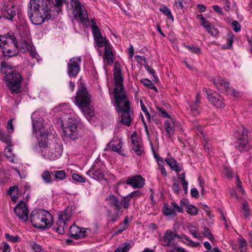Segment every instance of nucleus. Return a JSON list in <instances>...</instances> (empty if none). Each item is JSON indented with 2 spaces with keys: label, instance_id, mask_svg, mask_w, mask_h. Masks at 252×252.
Returning a JSON list of instances; mask_svg holds the SVG:
<instances>
[{
  "label": "nucleus",
  "instance_id": "2f4dec72",
  "mask_svg": "<svg viewBox=\"0 0 252 252\" xmlns=\"http://www.w3.org/2000/svg\"><path fill=\"white\" fill-rule=\"evenodd\" d=\"M189 232L194 238L198 239H201L202 238V236L198 231V229L195 226L190 225L189 227Z\"/></svg>",
  "mask_w": 252,
  "mask_h": 252
},
{
  "label": "nucleus",
  "instance_id": "5701e85b",
  "mask_svg": "<svg viewBox=\"0 0 252 252\" xmlns=\"http://www.w3.org/2000/svg\"><path fill=\"white\" fill-rule=\"evenodd\" d=\"M141 195V193L140 191L136 190L133 191L129 194H128L127 196L124 197V208L126 209H127L129 208V202H130L131 199L132 198H134L136 199L138 197H139Z\"/></svg>",
  "mask_w": 252,
  "mask_h": 252
},
{
  "label": "nucleus",
  "instance_id": "864d4df0",
  "mask_svg": "<svg viewBox=\"0 0 252 252\" xmlns=\"http://www.w3.org/2000/svg\"><path fill=\"white\" fill-rule=\"evenodd\" d=\"M160 115L164 118H170L169 115L167 113L166 111L164 109L159 106L156 107Z\"/></svg>",
  "mask_w": 252,
  "mask_h": 252
},
{
  "label": "nucleus",
  "instance_id": "3c124183",
  "mask_svg": "<svg viewBox=\"0 0 252 252\" xmlns=\"http://www.w3.org/2000/svg\"><path fill=\"white\" fill-rule=\"evenodd\" d=\"M72 178L74 181L79 182L80 183H84L86 181V179L84 177L76 173L72 174Z\"/></svg>",
  "mask_w": 252,
  "mask_h": 252
},
{
  "label": "nucleus",
  "instance_id": "ea45409f",
  "mask_svg": "<svg viewBox=\"0 0 252 252\" xmlns=\"http://www.w3.org/2000/svg\"><path fill=\"white\" fill-rule=\"evenodd\" d=\"M49 4H51L58 8L63 6L64 0H46Z\"/></svg>",
  "mask_w": 252,
  "mask_h": 252
},
{
  "label": "nucleus",
  "instance_id": "f3484780",
  "mask_svg": "<svg viewBox=\"0 0 252 252\" xmlns=\"http://www.w3.org/2000/svg\"><path fill=\"white\" fill-rule=\"evenodd\" d=\"M69 235L75 239H79L87 235V231L84 228H81L73 224L69 230Z\"/></svg>",
  "mask_w": 252,
  "mask_h": 252
},
{
  "label": "nucleus",
  "instance_id": "f03ea898",
  "mask_svg": "<svg viewBox=\"0 0 252 252\" xmlns=\"http://www.w3.org/2000/svg\"><path fill=\"white\" fill-rule=\"evenodd\" d=\"M29 7L28 16L34 25H41L45 20L52 18L50 9L43 0H31Z\"/></svg>",
  "mask_w": 252,
  "mask_h": 252
},
{
  "label": "nucleus",
  "instance_id": "39448f33",
  "mask_svg": "<svg viewBox=\"0 0 252 252\" xmlns=\"http://www.w3.org/2000/svg\"><path fill=\"white\" fill-rule=\"evenodd\" d=\"M30 220L34 227L42 229L50 227L53 222L51 214L43 209L33 210L30 215Z\"/></svg>",
  "mask_w": 252,
  "mask_h": 252
},
{
  "label": "nucleus",
  "instance_id": "20e7f679",
  "mask_svg": "<svg viewBox=\"0 0 252 252\" xmlns=\"http://www.w3.org/2000/svg\"><path fill=\"white\" fill-rule=\"evenodd\" d=\"M39 145L41 148V155L47 159L50 160L58 158L63 152L62 145L59 140L48 141V138L40 140Z\"/></svg>",
  "mask_w": 252,
  "mask_h": 252
},
{
  "label": "nucleus",
  "instance_id": "2eb2a0df",
  "mask_svg": "<svg viewBox=\"0 0 252 252\" xmlns=\"http://www.w3.org/2000/svg\"><path fill=\"white\" fill-rule=\"evenodd\" d=\"M126 183L134 189H140L145 185V179L140 175H136L128 178Z\"/></svg>",
  "mask_w": 252,
  "mask_h": 252
},
{
  "label": "nucleus",
  "instance_id": "ddd939ff",
  "mask_svg": "<svg viewBox=\"0 0 252 252\" xmlns=\"http://www.w3.org/2000/svg\"><path fill=\"white\" fill-rule=\"evenodd\" d=\"M81 62L80 57H74L69 60L67 64V73L70 77H75L80 71Z\"/></svg>",
  "mask_w": 252,
  "mask_h": 252
},
{
  "label": "nucleus",
  "instance_id": "a211bd4d",
  "mask_svg": "<svg viewBox=\"0 0 252 252\" xmlns=\"http://www.w3.org/2000/svg\"><path fill=\"white\" fill-rule=\"evenodd\" d=\"M110 206L114 207L117 210H120L124 206V199H119L114 195H111L107 198Z\"/></svg>",
  "mask_w": 252,
  "mask_h": 252
},
{
  "label": "nucleus",
  "instance_id": "7ed1b4c3",
  "mask_svg": "<svg viewBox=\"0 0 252 252\" xmlns=\"http://www.w3.org/2000/svg\"><path fill=\"white\" fill-rule=\"evenodd\" d=\"M75 104L81 109L86 118L90 121L94 116V109L90 106L91 102L90 95L84 85L80 83L78 90L75 97Z\"/></svg>",
  "mask_w": 252,
  "mask_h": 252
},
{
  "label": "nucleus",
  "instance_id": "aec40b11",
  "mask_svg": "<svg viewBox=\"0 0 252 252\" xmlns=\"http://www.w3.org/2000/svg\"><path fill=\"white\" fill-rule=\"evenodd\" d=\"M175 124L176 122L173 120H166L164 123V128L169 138H171L175 132Z\"/></svg>",
  "mask_w": 252,
  "mask_h": 252
},
{
  "label": "nucleus",
  "instance_id": "8fccbe9b",
  "mask_svg": "<svg viewBox=\"0 0 252 252\" xmlns=\"http://www.w3.org/2000/svg\"><path fill=\"white\" fill-rule=\"evenodd\" d=\"M132 150L135 154L138 156H141L143 152V149L139 144L132 146Z\"/></svg>",
  "mask_w": 252,
  "mask_h": 252
},
{
  "label": "nucleus",
  "instance_id": "c85d7f7f",
  "mask_svg": "<svg viewBox=\"0 0 252 252\" xmlns=\"http://www.w3.org/2000/svg\"><path fill=\"white\" fill-rule=\"evenodd\" d=\"M0 140L8 145L11 143V136L10 134L6 133L5 131L0 128Z\"/></svg>",
  "mask_w": 252,
  "mask_h": 252
},
{
  "label": "nucleus",
  "instance_id": "052dcab7",
  "mask_svg": "<svg viewBox=\"0 0 252 252\" xmlns=\"http://www.w3.org/2000/svg\"><path fill=\"white\" fill-rule=\"evenodd\" d=\"M232 26L233 30L235 32H238L240 31L241 30V25L240 23L237 21H234L232 23Z\"/></svg>",
  "mask_w": 252,
  "mask_h": 252
},
{
  "label": "nucleus",
  "instance_id": "4be33fe9",
  "mask_svg": "<svg viewBox=\"0 0 252 252\" xmlns=\"http://www.w3.org/2000/svg\"><path fill=\"white\" fill-rule=\"evenodd\" d=\"M164 160L167 162L171 169L175 171L177 173L182 170V166L178 163L174 158H165Z\"/></svg>",
  "mask_w": 252,
  "mask_h": 252
},
{
  "label": "nucleus",
  "instance_id": "a19ab883",
  "mask_svg": "<svg viewBox=\"0 0 252 252\" xmlns=\"http://www.w3.org/2000/svg\"><path fill=\"white\" fill-rule=\"evenodd\" d=\"M55 177L57 179L63 180L66 178V174L64 170H56L54 171Z\"/></svg>",
  "mask_w": 252,
  "mask_h": 252
},
{
  "label": "nucleus",
  "instance_id": "423d86ee",
  "mask_svg": "<svg viewBox=\"0 0 252 252\" xmlns=\"http://www.w3.org/2000/svg\"><path fill=\"white\" fill-rule=\"evenodd\" d=\"M0 47L3 56L7 58L13 57L19 51L15 37L9 33L0 35Z\"/></svg>",
  "mask_w": 252,
  "mask_h": 252
},
{
  "label": "nucleus",
  "instance_id": "bb28decb",
  "mask_svg": "<svg viewBox=\"0 0 252 252\" xmlns=\"http://www.w3.org/2000/svg\"><path fill=\"white\" fill-rule=\"evenodd\" d=\"M238 132L241 134V136L238 139L240 141L239 143L241 145V147L244 148L247 143V136L248 131L243 126H241L239 128Z\"/></svg>",
  "mask_w": 252,
  "mask_h": 252
},
{
  "label": "nucleus",
  "instance_id": "473e14b6",
  "mask_svg": "<svg viewBox=\"0 0 252 252\" xmlns=\"http://www.w3.org/2000/svg\"><path fill=\"white\" fill-rule=\"evenodd\" d=\"M32 45L31 43L28 41L22 40L19 45V49L23 53H26L30 49Z\"/></svg>",
  "mask_w": 252,
  "mask_h": 252
},
{
  "label": "nucleus",
  "instance_id": "58836bf2",
  "mask_svg": "<svg viewBox=\"0 0 252 252\" xmlns=\"http://www.w3.org/2000/svg\"><path fill=\"white\" fill-rule=\"evenodd\" d=\"M49 4H51L58 8L63 6L64 0H46Z\"/></svg>",
  "mask_w": 252,
  "mask_h": 252
},
{
  "label": "nucleus",
  "instance_id": "79ce46f5",
  "mask_svg": "<svg viewBox=\"0 0 252 252\" xmlns=\"http://www.w3.org/2000/svg\"><path fill=\"white\" fill-rule=\"evenodd\" d=\"M187 212L192 216H196L197 214V209L192 205H186Z\"/></svg>",
  "mask_w": 252,
  "mask_h": 252
},
{
  "label": "nucleus",
  "instance_id": "dca6fc26",
  "mask_svg": "<svg viewBox=\"0 0 252 252\" xmlns=\"http://www.w3.org/2000/svg\"><path fill=\"white\" fill-rule=\"evenodd\" d=\"M177 236L176 231L167 230L165 232L163 238H160V241L162 246H171L173 245L172 241Z\"/></svg>",
  "mask_w": 252,
  "mask_h": 252
},
{
  "label": "nucleus",
  "instance_id": "4c0bfd02",
  "mask_svg": "<svg viewBox=\"0 0 252 252\" xmlns=\"http://www.w3.org/2000/svg\"><path fill=\"white\" fill-rule=\"evenodd\" d=\"M159 10L162 12L168 19L172 21L174 20V17L172 15L171 10L165 6H163L160 8Z\"/></svg>",
  "mask_w": 252,
  "mask_h": 252
},
{
  "label": "nucleus",
  "instance_id": "37998d69",
  "mask_svg": "<svg viewBox=\"0 0 252 252\" xmlns=\"http://www.w3.org/2000/svg\"><path fill=\"white\" fill-rule=\"evenodd\" d=\"M242 212L245 217L247 218L249 216V205L247 202H244L242 205Z\"/></svg>",
  "mask_w": 252,
  "mask_h": 252
},
{
  "label": "nucleus",
  "instance_id": "9b49d317",
  "mask_svg": "<svg viewBox=\"0 0 252 252\" xmlns=\"http://www.w3.org/2000/svg\"><path fill=\"white\" fill-rule=\"evenodd\" d=\"M213 82L220 92L227 95H232L234 96L238 95V93L232 88L230 87L229 83L224 79L219 76L213 79Z\"/></svg>",
  "mask_w": 252,
  "mask_h": 252
},
{
  "label": "nucleus",
  "instance_id": "a878e982",
  "mask_svg": "<svg viewBox=\"0 0 252 252\" xmlns=\"http://www.w3.org/2000/svg\"><path fill=\"white\" fill-rule=\"evenodd\" d=\"M89 172L92 174L93 175V177L94 179H96L97 180H103L104 179V168L102 167L101 168H99L98 169H91L89 170Z\"/></svg>",
  "mask_w": 252,
  "mask_h": 252
},
{
  "label": "nucleus",
  "instance_id": "49530a36",
  "mask_svg": "<svg viewBox=\"0 0 252 252\" xmlns=\"http://www.w3.org/2000/svg\"><path fill=\"white\" fill-rule=\"evenodd\" d=\"M130 248V245L129 243H125L122 247L118 248L116 250H119L118 252H128Z\"/></svg>",
  "mask_w": 252,
  "mask_h": 252
},
{
  "label": "nucleus",
  "instance_id": "13d9d810",
  "mask_svg": "<svg viewBox=\"0 0 252 252\" xmlns=\"http://www.w3.org/2000/svg\"><path fill=\"white\" fill-rule=\"evenodd\" d=\"M1 71L3 73H4V71L5 70H7L8 71V69H10L11 71L12 69L11 65L5 62H2L1 63Z\"/></svg>",
  "mask_w": 252,
  "mask_h": 252
},
{
  "label": "nucleus",
  "instance_id": "bf43d9fd",
  "mask_svg": "<svg viewBox=\"0 0 252 252\" xmlns=\"http://www.w3.org/2000/svg\"><path fill=\"white\" fill-rule=\"evenodd\" d=\"M7 130L9 134H12L14 130V126L13 125V120L10 119L8 120L7 126Z\"/></svg>",
  "mask_w": 252,
  "mask_h": 252
},
{
  "label": "nucleus",
  "instance_id": "f257e3e1",
  "mask_svg": "<svg viewBox=\"0 0 252 252\" xmlns=\"http://www.w3.org/2000/svg\"><path fill=\"white\" fill-rule=\"evenodd\" d=\"M114 77L115 86L114 98L117 111L118 113H122L121 123L129 126L133 113L130 109L129 101L125 92L121 64L117 62L115 63Z\"/></svg>",
  "mask_w": 252,
  "mask_h": 252
},
{
  "label": "nucleus",
  "instance_id": "69168bd1",
  "mask_svg": "<svg viewBox=\"0 0 252 252\" xmlns=\"http://www.w3.org/2000/svg\"><path fill=\"white\" fill-rule=\"evenodd\" d=\"M171 205L173 206V208H175V211H177L178 212L182 213L183 212L182 205H178L175 202H172Z\"/></svg>",
  "mask_w": 252,
  "mask_h": 252
},
{
  "label": "nucleus",
  "instance_id": "1a4fd4ad",
  "mask_svg": "<svg viewBox=\"0 0 252 252\" xmlns=\"http://www.w3.org/2000/svg\"><path fill=\"white\" fill-rule=\"evenodd\" d=\"M70 5L73 9L74 18L77 21L84 24L89 22L87 12L78 0H70Z\"/></svg>",
  "mask_w": 252,
  "mask_h": 252
},
{
  "label": "nucleus",
  "instance_id": "72a5a7b5",
  "mask_svg": "<svg viewBox=\"0 0 252 252\" xmlns=\"http://www.w3.org/2000/svg\"><path fill=\"white\" fill-rule=\"evenodd\" d=\"M96 42L97 45L99 47H102L103 46H105L106 45L109 44V41L105 38H103L102 35L95 37L94 38Z\"/></svg>",
  "mask_w": 252,
  "mask_h": 252
},
{
  "label": "nucleus",
  "instance_id": "cd10ccee",
  "mask_svg": "<svg viewBox=\"0 0 252 252\" xmlns=\"http://www.w3.org/2000/svg\"><path fill=\"white\" fill-rule=\"evenodd\" d=\"M12 145L9 144L5 149H4V155L5 157L7 158L8 160H9L10 162H15V156L12 153Z\"/></svg>",
  "mask_w": 252,
  "mask_h": 252
},
{
  "label": "nucleus",
  "instance_id": "c9c22d12",
  "mask_svg": "<svg viewBox=\"0 0 252 252\" xmlns=\"http://www.w3.org/2000/svg\"><path fill=\"white\" fill-rule=\"evenodd\" d=\"M127 223H128V220L127 218H125V220L123 221V222L121 223L118 227V230L115 232V234H118L120 233H121L122 232L125 230L127 227Z\"/></svg>",
  "mask_w": 252,
  "mask_h": 252
},
{
  "label": "nucleus",
  "instance_id": "0e129e2a",
  "mask_svg": "<svg viewBox=\"0 0 252 252\" xmlns=\"http://www.w3.org/2000/svg\"><path fill=\"white\" fill-rule=\"evenodd\" d=\"M172 189L173 190V192L176 194H179V191H180V188L179 186L178 182L176 181L174 182L172 187Z\"/></svg>",
  "mask_w": 252,
  "mask_h": 252
},
{
  "label": "nucleus",
  "instance_id": "338daca9",
  "mask_svg": "<svg viewBox=\"0 0 252 252\" xmlns=\"http://www.w3.org/2000/svg\"><path fill=\"white\" fill-rule=\"evenodd\" d=\"M18 191V188L14 186L12 187L9 188V189L8 190V193L10 195L12 196V194H14V195L16 194Z\"/></svg>",
  "mask_w": 252,
  "mask_h": 252
},
{
  "label": "nucleus",
  "instance_id": "6ab92c4d",
  "mask_svg": "<svg viewBox=\"0 0 252 252\" xmlns=\"http://www.w3.org/2000/svg\"><path fill=\"white\" fill-rule=\"evenodd\" d=\"M72 216V209L70 207H67L65 211L60 213L59 215V223H63V225H66V221L69 220Z\"/></svg>",
  "mask_w": 252,
  "mask_h": 252
},
{
  "label": "nucleus",
  "instance_id": "7c9ffc66",
  "mask_svg": "<svg viewBox=\"0 0 252 252\" xmlns=\"http://www.w3.org/2000/svg\"><path fill=\"white\" fill-rule=\"evenodd\" d=\"M52 173L47 170H44L41 175V177L46 184H51L53 182L51 178Z\"/></svg>",
  "mask_w": 252,
  "mask_h": 252
},
{
  "label": "nucleus",
  "instance_id": "680f3d73",
  "mask_svg": "<svg viewBox=\"0 0 252 252\" xmlns=\"http://www.w3.org/2000/svg\"><path fill=\"white\" fill-rule=\"evenodd\" d=\"M31 247L35 252H43L41 246L37 243H34L31 245Z\"/></svg>",
  "mask_w": 252,
  "mask_h": 252
},
{
  "label": "nucleus",
  "instance_id": "a18cd8bd",
  "mask_svg": "<svg viewBox=\"0 0 252 252\" xmlns=\"http://www.w3.org/2000/svg\"><path fill=\"white\" fill-rule=\"evenodd\" d=\"M5 237L7 241L12 243H16L20 241V238L17 235L11 236L8 233H6Z\"/></svg>",
  "mask_w": 252,
  "mask_h": 252
},
{
  "label": "nucleus",
  "instance_id": "e2e57ef3",
  "mask_svg": "<svg viewBox=\"0 0 252 252\" xmlns=\"http://www.w3.org/2000/svg\"><path fill=\"white\" fill-rule=\"evenodd\" d=\"M224 173L227 177V178H231L232 176V172L231 169L226 166H224L223 168Z\"/></svg>",
  "mask_w": 252,
  "mask_h": 252
},
{
  "label": "nucleus",
  "instance_id": "6e6552de",
  "mask_svg": "<svg viewBox=\"0 0 252 252\" xmlns=\"http://www.w3.org/2000/svg\"><path fill=\"white\" fill-rule=\"evenodd\" d=\"M32 123L33 133H36V137L39 142L40 140L47 139L48 131L45 129L43 123L44 120L38 112H33L31 116Z\"/></svg>",
  "mask_w": 252,
  "mask_h": 252
},
{
  "label": "nucleus",
  "instance_id": "774afa93",
  "mask_svg": "<svg viewBox=\"0 0 252 252\" xmlns=\"http://www.w3.org/2000/svg\"><path fill=\"white\" fill-rule=\"evenodd\" d=\"M2 252H10V248L9 245L6 242L2 243Z\"/></svg>",
  "mask_w": 252,
  "mask_h": 252
},
{
  "label": "nucleus",
  "instance_id": "de8ad7c7",
  "mask_svg": "<svg viewBox=\"0 0 252 252\" xmlns=\"http://www.w3.org/2000/svg\"><path fill=\"white\" fill-rule=\"evenodd\" d=\"M185 240L187 241V244L190 246L192 247H197L200 246V243L199 242H194L193 241L190 240L187 236L186 235H184L182 237Z\"/></svg>",
  "mask_w": 252,
  "mask_h": 252
},
{
  "label": "nucleus",
  "instance_id": "e433bc0d",
  "mask_svg": "<svg viewBox=\"0 0 252 252\" xmlns=\"http://www.w3.org/2000/svg\"><path fill=\"white\" fill-rule=\"evenodd\" d=\"M141 82L143 83L145 86L148 87L151 89L154 90L156 92H158L157 87L151 80L148 79H142L141 80Z\"/></svg>",
  "mask_w": 252,
  "mask_h": 252
},
{
  "label": "nucleus",
  "instance_id": "4d7b16f0",
  "mask_svg": "<svg viewBox=\"0 0 252 252\" xmlns=\"http://www.w3.org/2000/svg\"><path fill=\"white\" fill-rule=\"evenodd\" d=\"M227 40V45L226 47L224 48L230 49L231 47L232 44L233 42V34L232 33H228Z\"/></svg>",
  "mask_w": 252,
  "mask_h": 252
},
{
  "label": "nucleus",
  "instance_id": "c03bdc74",
  "mask_svg": "<svg viewBox=\"0 0 252 252\" xmlns=\"http://www.w3.org/2000/svg\"><path fill=\"white\" fill-rule=\"evenodd\" d=\"M198 18H200V19L201 20V25L203 26L206 30L207 26H208L209 28L212 26L209 22H208L205 18L203 17V16L202 15H198Z\"/></svg>",
  "mask_w": 252,
  "mask_h": 252
},
{
  "label": "nucleus",
  "instance_id": "5fc2aeb1",
  "mask_svg": "<svg viewBox=\"0 0 252 252\" xmlns=\"http://www.w3.org/2000/svg\"><path fill=\"white\" fill-rule=\"evenodd\" d=\"M92 32L94 38L102 35L100 32V30L97 26H94V27H92Z\"/></svg>",
  "mask_w": 252,
  "mask_h": 252
},
{
  "label": "nucleus",
  "instance_id": "412c9836",
  "mask_svg": "<svg viewBox=\"0 0 252 252\" xmlns=\"http://www.w3.org/2000/svg\"><path fill=\"white\" fill-rule=\"evenodd\" d=\"M2 11L7 14L4 15L3 17L9 20H12L16 15L15 8L13 6L11 5L10 7H8L7 6L4 5Z\"/></svg>",
  "mask_w": 252,
  "mask_h": 252
},
{
  "label": "nucleus",
  "instance_id": "9d476101",
  "mask_svg": "<svg viewBox=\"0 0 252 252\" xmlns=\"http://www.w3.org/2000/svg\"><path fill=\"white\" fill-rule=\"evenodd\" d=\"M62 117L61 121L64 135L67 138L74 140L79 137L78 131L76 121L68 118L67 121L64 123Z\"/></svg>",
  "mask_w": 252,
  "mask_h": 252
},
{
  "label": "nucleus",
  "instance_id": "0eeeda50",
  "mask_svg": "<svg viewBox=\"0 0 252 252\" xmlns=\"http://www.w3.org/2000/svg\"><path fill=\"white\" fill-rule=\"evenodd\" d=\"M5 76L4 80L6 85L12 94H16L20 93L22 88L23 77L20 73L15 70L4 71Z\"/></svg>",
  "mask_w": 252,
  "mask_h": 252
},
{
  "label": "nucleus",
  "instance_id": "603ef678",
  "mask_svg": "<svg viewBox=\"0 0 252 252\" xmlns=\"http://www.w3.org/2000/svg\"><path fill=\"white\" fill-rule=\"evenodd\" d=\"M186 48L188 49L191 53L196 54H199L201 53L200 48L197 46L193 45L192 46H186Z\"/></svg>",
  "mask_w": 252,
  "mask_h": 252
},
{
  "label": "nucleus",
  "instance_id": "f8f14e48",
  "mask_svg": "<svg viewBox=\"0 0 252 252\" xmlns=\"http://www.w3.org/2000/svg\"><path fill=\"white\" fill-rule=\"evenodd\" d=\"M203 92L206 94V96L210 102L217 108H223L225 103L223 98L217 93L210 89L205 88Z\"/></svg>",
  "mask_w": 252,
  "mask_h": 252
},
{
  "label": "nucleus",
  "instance_id": "09e8293b",
  "mask_svg": "<svg viewBox=\"0 0 252 252\" xmlns=\"http://www.w3.org/2000/svg\"><path fill=\"white\" fill-rule=\"evenodd\" d=\"M190 108L193 115H196L199 114V105H197V103H191Z\"/></svg>",
  "mask_w": 252,
  "mask_h": 252
},
{
  "label": "nucleus",
  "instance_id": "b1692460",
  "mask_svg": "<svg viewBox=\"0 0 252 252\" xmlns=\"http://www.w3.org/2000/svg\"><path fill=\"white\" fill-rule=\"evenodd\" d=\"M104 58L109 64H112L114 62V55L109 44L105 46Z\"/></svg>",
  "mask_w": 252,
  "mask_h": 252
},
{
  "label": "nucleus",
  "instance_id": "393cba45",
  "mask_svg": "<svg viewBox=\"0 0 252 252\" xmlns=\"http://www.w3.org/2000/svg\"><path fill=\"white\" fill-rule=\"evenodd\" d=\"M107 147L113 151L117 152L120 155H123V150L121 141L110 142L107 145Z\"/></svg>",
  "mask_w": 252,
  "mask_h": 252
},
{
  "label": "nucleus",
  "instance_id": "4468645a",
  "mask_svg": "<svg viewBox=\"0 0 252 252\" xmlns=\"http://www.w3.org/2000/svg\"><path fill=\"white\" fill-rule=\"evenodd\" d=\"M14 211L20 220L26 221L28 218V209L24 202H20L15 208Z\"/></svg>",
  "mask_w": 252,
  "mask_h": 252
},
{
  "label": "nucleus",
  "instance_id": "f704fd0d",
  "mask_svg": "<svg viewBox=\"0 0 252 252\" xmlns=\"http://www.w3.org/2000/svg\"><path fill=\"white\" fill-rule=\"evenodd\" d=\"M202 234L204 237L207 238L211 242L215 241V238H214L213 234L207 227L204 228L202 231Z\"/></svg>",
  "mask_w": 252,
  "mask_h": 252
},
{
  "label": "nucleus",
  "instance_id": "c756f323",
  "mask_svg": "<svg viewBox=\"0 0 252 252\" xmlns=\"http://www.w3.org/2000/svg\"><path fill=\"white\" fill-rule=\"evenodd\" d=\"M163 214L166 216H175L176 213L175 208L172 205H169L168 204L164 203L163 207Z\"/></svg>",
  "mask_w": 252,
  "mask_h": 252
},
{
  "label": "nucleus",
  "instance_id": "6e6d98bb",
  "mask_svg": "<svg viewBox=\"0 0 252 252\" xmlns=\"http://www.w3.org/2000/svg\"><path fill=\"white\" fill-rule=\"evenodd\" d=\"M207 31L209 32L212 35L214 36H216L219 33V31L212 26L211 27H209L208 26L207 27Z\"/></svg>",
  "mask_w": 252,
  "mask_h": 252
}]
</instances>
